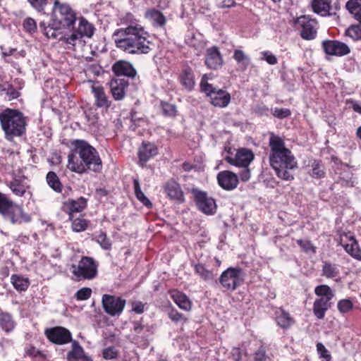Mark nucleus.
I'll list each match as a JSON object with an SVG mask.
<instances>
[{
  "label": "nucleus",
  "instance_id": "nucleus-32",
  "mask_svg": "<svg viewBox=\"0 0 361 361\" xmlns=\"http://www.w3.org/2000/svg\"><path fill=\"white\" fill-rule=\"evenodd\" d=\"M331 0H313L312 7L314 13L322 16H329Z\"/></svg>",
  "mask_w": 361,
  "mask_h": 361
},
{
  "label": "nucleus",
  "instance_id": "nucleus-20",
  "mask_svg": "<svg viewBox=\"0 0 361 361\" xmlns=\"http://www.w3.org/2000/svg\"><path fill=\"white\" fill-rule=\"evenodd\" d=\"M163 188L167 197L178 202L185 201L183 192L179 185L173 178L168 180L163 185Z\"/></svg>",
  "mask_w": 361,
  "mask_h": 361
},
{
  "label": "nucleus",
  "instance_id": "nucleus-48",
  "mask_svg": "<svg viewBox=\"0 0 361 361\" xmlns=\"http://www.w3.org/2000/svg\"><path fill=\"white\" fill-rule=\"evenodd\" d=\"M356 20L358 21V23L350 25L345 30V34L353 40H360L361 39V18Z\"/></svg>",
  "mask_w": 361,
  "mask_h": 361
},
{
  "label": "nucleus",
  "instance_id": "nucleus-44",
  "mask_svg": "<svg viewBox=\"0 0 361 361\" xmlns=\"http://www.w3.org/2000/svg\"><path fill=\"white\" fill-rule=\"evenodd\" d=\"M0 94L1 96H5V98L8 100L16 99L20 95L15 87L8 83L0 85Z\"/></svg>",
  "mask_w": 361,
  "mask_h": 361
},
{
  "label": "nucleus",
  "instance_id": "nucleus-38",
  "mask_svg": "<svg viewBox=\"0 0 361 361\" xmlns=\"http://www.w3.org/2000/svg\"><path fill=\"white\" fill-rule=\"evenodd\" d=\"M340 274L339 267L337 264L324 262L322 266V276L328 279L338 277Z\"/></svg>",
  "mask_w": 361,
  "mask_h": 361
},
{
  "label": "nucleus",
  "instance_id": "nucleus-61",
  "mask_svg": "<svg viewBox=\"0 0 361 361\" xmlns=\"http://www.w3.org/2000/svg\"><path fill=\"white\" fill-rule=\"evenodd\" d=\"M317 350L321 357L325 361H330L331 355L322 343H319L317 344Z\"/></svg>",
  "mask_w": 361,
  "mask_h": 361
},
{
  "label": "nucleus",
  "instance_id": "nucleus-50",
  "mask_svg": "<svg viewBox=\"0 0 361 361\" xmlns=\"http://www.w3.org/2000/svg\"><path fill=\"white\" fill-rule=\"evenodd\" d=\"M195 271L204 281H210L214 278L213 273L211 271L207 269L202 264H197L195 265Z\"/></svg>",
  "mask_w": 361,
  "mask_h": 361
},
{
  "label": "nucleus",
  "instance_id": "nucleus-24",
  "mask_svg": "<svg viewBox=\"0 0 361 361\" xmlns=\"http://www.w3.org/2000/svg\"><path fill=\"white\" fill-rule=\"evenodd\" d=\"M157 154V147L155 145L150 142H142L138 149L139 161L142 166H144L151 158Z\"/></svg>",
  "mask_w": 361,
  "mask_h": 361
},
{
  "label": "nucleus",
  "instance_id": "nucleus-36",
  "mask_svg": "<svg viewBox=\"0 0 361 361\" xmlns=\"http://www.w3.org/2000/svg\"><path fill=\"white\" fill-rule=\"evenodd\" d=\"M276 320L282 328H288L293 324V319L289 313L280 308L276 312Z\"/></svg>",
  "mask_w": 361,
  "mask_h": 361
},
{
  "label": "nucleus",
  "instance_id": "nucleus-47",
  "mask_svg": "<svg viewBox=\"0 0 361 361\" xmlns=\"http://www.w3.org/2000/svg\"><path fill=\"white\" fill-rule=\"evenodd\" d=\"M133 187L137 199L147 207H151L152 204L141 190L140 183L137 179L133 180Z\"/></svg>",
  "mask_w": 361,
  "mask_h": 361
},
{
  "label": "nucleus",
  "instance_id": "nucleus-5",
  "mask_svg": "<svg viewBox=\"0 0 361 361\" xmlns=\"http://www.w3.org/2000/svg\"><path fill=\"white\" fill-rule=\"evenodd\" d=\"M51 20L57 27L69 28L74 25L77 18L75 12L69 4L55 0L52 8Z\"/></svg>",
  "mask_w": 361,
  "mask_h": 361
},
{
  "label": "nucleus",
  "instance_id": "nucleus-43",
  "mask_svg": "<svg viewBox=\"0 0 361 361\" xmlns=\"http://www.w3.org/2000/svg\"><path fill=\"white\" fill-rule=\"evenodd\" d=\"M71 221V228L75 232H82L85 231L88 227L89 221L81 217H77L76 216H73V218H68Z\"/></svg>",
  "mask_w": 361,
  "mask_h": 361
},
{
  "label": "nucleus",
  "instance_id": "nucleus-6",
  "mask_svg": "<svg viewBox=\"0 0 361 361\" xmlns=\"http://www.w3.org/2000/svg\"><path fill=\"white\" fill-rule=\"evenodd\" d=\"M314 293L318 298L313 303V313L317 319H322L324 317L326 312L331 307V300L335 294L333 290L327 285L316 286Z\"/></svg>",
  "mask_w": 361,
  "mask_h": 361
},
{
  "label": "nucleus",
  "instance_id": "nucleus-37",
  "mask_svg": "<svg viewBox=\"0 0 361 361\" xmlns=\"http://www.w3.org/2000/svg\"><path fill=\"white\" fill-rule=\"evenodd\" d=\"M46 181L47 185L56 192L61 193L63 190V185L56 175L54 171H49L46 176Z\"/></svg>",
  "mask_w": 361,
  "mask_h": 361
},
{
  "label": "nucleus",
  "instance_id": "nucleus-29",
  "mask_svg": "<svg viewBox=\"0 0 361 361\" xmlns=\"http://www.w3.org/2000/svg\"><path fill=\"white\" fill-rule=\"evenodd\" d=\"M92 92L95 99V104L97 107L109 108L110 106L111 102L109 101L104 90L102 86L93 85L92 87Z\"/></svg>",
  "mask_w": 361,
  "mask_h": 361
},
{
  "label": "nucleus",
  "instance_id": "nucleus-21",
  "mask_svg": "<svg viewBox=\"0 0 361 361\" xmlns=\"http://www.w3.org/2000/svg\"><path fill=\"white\" fill-rule=\"evenodd\" d=\"M87 199L80 197L77 200H68L63 204V211L68 214V218H73L77 213L82 212L87 207Z\"/></svg>",
  "mask_w": 361,
  "mask_h": 361
},
{
  "label": "nucleus",
  "instance_id": "nucleus-33",
  "mask_svg": "<svg viewBox=\"0 0 361 361\" xmlns=\"http://www.w3.org/2000/svg\"><path fill=\"white\" fill-rule=\"evenodd\" d=\"M11 283L18 292L25 291L30 286L29 279L19 274H13L11 276Z\"/></svg>",
  "mask_w": 361,
  "mask_h": 361
},
{
  "label": "nucleus",
  "instance_id": "nucleus-34",
  "mask_svg": "<svg viewBox=\"0 0 361 361\" xmlns=\"http://www.w3.org/2000/svg\"><path fill=\"white\" fill-rule=\"evenodd\" d=\"M71 350L67 355L69 361H78L85 357L86 355L82 347L76 341H72Z\"/></svg>",
  "mask_w": 361,
  "mask_h": 361
},
{
  "label": "nucleus",
  "instance_id": "nucleus-25",
  "mask_svg": "<svg viewBox=\"0 0 361 361\" xmlns=\"http://www.w3.org/2000/svg\"><path fill=\"white\" fill-rule=\"evenodd\" d=\"M112 71L117 76H126L132 78L137 73L133 65L125 61H119L115 63L112 66Z\"/></svg>",
  "mask_w": 361,
  "mask_h": 361
},
{
  "label": "nucleus",
  "instance_id": "nucleus-13",
  "mask_svg": "<svg viewBox=\"0 0 361 361\" xmlns=\"http://www.w3.org/2000/svg\"><path fill=\"white\" fill-rule=\"evenodd\" d=\"M324 53L330 56H343L350 53V48L344 42L338 40L326 39L322 42Z\"/></svg>",
  "mask_w": 361,
  "mask_h": 361
},
{
  "label": "nucleus",
  "instance_id": "nucleus-45",
  "mask_svg": "<svg viewBox=\"0 0 361 361\" xmlns=\"http://www.w3.org/2000/svg\"><path fill=\"white\" fill-rule=\"evenodd\" d=\"M233 59L242 70H245L249 66L250 59L244 51L240 49H235L233 53Z\"/></svg>",
  "mask_w": 361,
  "mask_h": 361
},
{
  "label": "nucleus",
  "instance_id": "nucleus-15",
  "mask_svg": "<svg viewBox=\"0 0 361 361\" xmlns=\"http://www.w3.org/2000/svg\"><path fill=\"white\" fill-rule=\"evenodd\" d=\"M253 159V152L246 148L238 149L234 157L229 156L225 157V160L228 163L239 167H248Z\"/></svg>",
  "mask_w": 361,
  "mask_h": 361
},
{
  "label": "nucleus",
  "instance_id": "nucleus-64",
  "mask_svg": "<svg viewBox=\"0 0 361 361\" xmlns=\"http://www.w3.org/2000/svg\"><path fill=\"white\" fill-rule=\"evenodd\" d=\"M267 358L266 352L263 347H260L254 355L255 361H264Z\"/></svg>",
  "mask_w": 361,
  "mask_h": 361
},
{
  "label": "nucleus",
  "instance_id": "nucleus-49",
  "mask_svg": "<svg viewBox=\"0 0 361 361\" xmlns=\"http://www.w3.org/2000/svg\"><path fill=\"white\" fill-rule=\"evenodd\" d=\"M9 188L16 195L19 197L23 196L27 190V186L19 179L11 181Z\"/></svg>",
  "mask_w": 361,
  "mask_h": 361
},
{
  "label": "nucleus",
  "instance_id": "nucleus-63",
  "mask_svg": "<svg viewBox=\"0 0 361 361\" xmlns=\"http://www.w3.org/2000/svg\"><path fill=\"white\" fill-rule=\"evenodd\" d=\"M132 310L137 314H142L145 311V304L141 301H133L131 302Z\"/></svg>",
  "mask_w": 361,
  "mask_h": 361
},
{
  "label": "nucleus",
  "instance_id": "nucleus-23",
  "mask_svg": "<svg viewBox=\"0 0 361 361\" xmlns=\"http://www.w3.org/2000/svg\"><path fill=\"white\" fill-rule=\"evenodd\" d=\"M111 92L115 100H122L126 96V89L128 82L125 79H112L109 83Z\"/></svg>",
  "mask_w": 361,
  "mask_h": 361
},
{
  "label": "nucleus",
  "instance_id": "nucleus-22",
  "mask_svg": "<svg viewBox=\"0 0 361 361\" xmlns=\"http://www.w3.org/2000/svg\"><path fill=\"white\" fill-rule=\"evenodd\" d=\"M217 180L219 185L226 190H233L238 184L237 175L229 171H224L219 173Z\"/></svg>",
  "mask_w": 361,
  "mask_h": 361
},
{
  "label": "nucleus",
  "instance_id": "nucleus-17",
  "mask_svg": "<svg viewBox=\"0 0 361 361\" xmlns=\"http://www.w3.org/2000/svg\"><path fill=\"white\" fill-rule=\"evenodd\" d=\"M0 214L12 224L20 223L23 220V212L20 206L11 200Z\"/></svg>",
  "mask_w": 361,
  "mask_h": 361
},
{
  "label": "nucleus",
  "instance_id": "nucleus-60",
  "mask_svg": "<svg viewBox=\"0 0 361 361\" xmlns=\"http://www.w3.org/2000/svg\"><path fill=\"white\" fill-rule=\"evenodd\" d=\"M169 317L175 322L181 321L186 322L187 319L183 314L178 312L176 309H171L168 313Z\"/></svg>",
  "mask_w": 361,
  "mask_h": 361
},
{
  "label": "nucleus",
  "instance_id": "nucleus-9",
  "mask_svg": "<svg viewBox=\"0 0 361 361\" xmlns=\"http://www.w3.org/2000/svg\"><path fill=\"white\" fill-rule=\"evenodd\" d=\"M244 280L240 269L230 267L224 271L219 279L221 286L228 290H234L240 286Z\"/></svg>",
  "mask_w": 361,
  "mask_h": 361
},
{
  "label": "nucleus",
  "instance_id": "nucleus-31",
  "mask_svg": "<svg viewBox=\"0 0 361 361\" xmlns=\"http://www.w3.org/2000/svg\"><path fill=\"white\" fill-rule=\"evenodd\" d=\"M145 16L152 22L154 27H162L165 25L166 22V19L163 13L154 8L147 11Z\"/></svg>",
  "mask_w": 361,
  "mask_h": 361
},
{
  "label": "nucleus",
  "instance_id": "nucleus-52",
  "mask_svg": "<svg viewBox=\"0 0 361 361\" xmlns=\"http://www.w3.org/2000/svg\"><path fill=\"white\" fill-rule=\"evenodd\" d=\"M30 6L37 12L45 13V8L49 4V0H27Z\"/></svg>",
  "mask_w": 361,
  "mask_h": 361
},
{
  "label": "nucleus",
  "instance_id": "nucleus-14",
  "mask_svg": "<svg viewBox=\"0 0 361 361\" xmlns=\"http://www.w3.org/2000/svg\"><path fill=\"white\" fill-rule=\"evenodd\" d=\"M45 335L51 343L57 345H64L72 341L71 333L63 326L47 329Z\"/></svg>",
  "mask_w": 361,
  "mask_h": 361
},
{
  "label": "nucleus",
  "instance_id": "nucleus-39",
  "mask_svg": "<svg viewBox=\"0 0 361 361\" xmlns=\"http://www.w3.org/2000/svg\"><path fill=\"white\" fill-rule=\"evenodd\" d=\"M133 324V333L137 338H147L152 334L149 326L142 325L140 322L135 321Z\"/></svg>",
  "mask_w": 361,
  "mask_h": 361
},
{
  "label": "nucleus",
  "instance_id": "nucleus-12",
  "mask_svg": "<svg viewBox=\"0 0 361 361\" xmlns=\"http://www.w3.org/2000/svg\"><path fill=\"white\" fill-rule=\"evenodd\" d=\"M295 23L302 39L311 40L316 37L317 23L315 20L303 16L299 17Z\"/></svg>",
  "mask_w": 361,
  "mask_h": 361
},
{
  "label": "nucleus",
  "instance_id": "nucleus-16",
  "mask_svg": "<svg viewBox=\"0 0 361 361\" xmlns=\"http://www.w3.org/2000/svg\"><path fill=\"white\" fill-rule=\"evenodd\" d=\"M340 243L349 255L361 260V250L355 237L350 233L341 235Z\"/></svg>",
  "mask_w": 361,
  "mask_h": 361
},
{
  "label": "nucleus",
  "instance_id": "nucleus-35",
  "mask_svg": "<svg viewBox=\"0 0 361 361\" xmlns=\"http://www.w3.org/2000/svg\"><path fill=\"white\" fill-rule=\"evenodd\" d=\"M40 28L43 29L44 35L47 38L52 39H59L61 35H63L59 31L61 29L63 28V27H57L54 25V22L51 20V24H49L47 26H45L44 23H40L39 24Z\"/></svg>",
  "mask_w": 361,
  "mask_h": 361
},
{
  "label": "nucleus",
  "instance_id": "nucleus-54",
  "mask_svg": "<svg viewBox=\"0 0 361 361\" xmlns=\"http://www.w3.org/2000/svg\"><path fill=\"white\" fill-rule=\"evenodd\" d=\"M85 118L90 126H92L94 128L98 126L99 116L96 112V110L89 109L88 111H85Z\"/></svg>",
  "mask_w": 361,
  "mask_h": 361
},
{
  "label": "nucleus",
  "instance_id": "nucleus-19",
  "mask_svg": "<svg viewBox=\"0 0 361 361\" xmlns=\"http://www.w3.org/2000/svg\"><path fill=\"white\" fill-rule=\"evenodd\" d=\"M59 40L64 43L68 49L75 50L77 48H81L85 44V41L72 26V31L61 35Z\"/></svg>",
  "mask_w": 361,
  "mask_h": 361
},
{
  "label": "nucleus",
  "instance_id": "nucleus-27",
  "mask_svg": "<svg viewBox=\"0 0 361 361\" xmlns=\"http://www.w3.org/2000/svg\"><path fill=\"white\" fill-rule=\"evenodd\" d=\"M179 80L182 86L188 91L193 90L195 82L194 73L190 67H185L179 75Z\"/></svg>",
  "mask_w": 361,
  "mask_h": 361
},
{
  "label": "nucleus",
  "instance_id": "nucleus-11",
  "mask_svg": "<svg viewBox=\"0 0 361 361\" xmlns=\"http://www.w3.org/2000/svg\"><path fill=\"white\" fill-rule=\"evenodd\" d=\"M191 192L198 209L206 214H213L216 212V204L215 200L207 195L205 192L197 188H192Z\"/></svg>",
  "mask_w": 361,
  "mask_h": 361
},
{
  "label": "nucleus",
  "instance_id": "nucleus-58",
  "mask_svg": "<svg viewBox=\"0 0 361 361\" xmlns=\"http://www.w3.org/2000/svg\"><path fill=\"white\" fill-rule=\"evenodd\" d=\"M103 357L106 360H112L116 358L118 351L114 347H109L103 350Z\"/></svg>",
  "mask_w": 361,
  "mask_h": 361
},
{
  "label": "nucleus",
  "instance_id": "nucleus-59",
  "mask_svg": "<svg viewBox=\"0 0 361 361\" xmlns=\"http://www.w3.org/2000/svg\"><path fill=\"white\" fill-rule=\"evenodd\" d=\"M297 243L305 252H311L312 253L315 252V247L310 241L306 240H298Z\"/></svg>",
  "mask_w": 361,
  "mask_h": 361
},
{
  "label": "nucleus",
  "instance_id": "nucleus-55",
  "mask_svg": "<svg viewBox=\"0 0 361 361\" xmlns=\"http://www.w3.org/2000/svg\"><path fill=\"white\" fill-rule=\"evenodd\" d=\"M163 113L165 116L174 117L176 115V106L174 104L167 102L162 103L161 104Z\"/></svg>",
  "mask_w": 361,
  "mask_h": 361
},
{
  "label": "nucleus",
  "instance_id": "nucleus-7",
  "mask_svg": "<svg viewBox=\"0 0 361 361\" xmlns=\"http://www.w3.org/2000/svg\"><path fill=\"white\" fill-rule=\"evenodd\" d=\"M200 89L207 97L209 98L210 103L219 108L226 107L231 102V94L226 90L217 89L208 82L206 75H204L200 81Z\"/></svg>",
  "mask_w": 361,
  "mask_h": 361
},
{
  "label": "nucleus",
  "instance_id": "nucleus-3",
  "mask_svg": "<svg viewBox=\"0 0 361 361\" xmlns=\"http://www.w3.org/2000/svg\"><path fill=\"white\" fill-rule=\"evenodd\" d=\"M68 155L67 168L73 172L83 173L87 171L99 172L102 162L94 147L83 140H76Z\"/></svg>",
  "mask_w": 361,
  "mask_h": 361
},
{
  "label": "nucleus",
  "instance_id": "nucleus-41",
  "mask_svg": "<svg viewBox=\"0 0 361 361\" xmlns=\"http://www.w3.org/2000/svg\"><path fill=\"white\" fill-rule=\"evenodd\" d=\"M353 174L351 170L347 166H345L340 174L338 182L343 186L353 187L355 184V180L353 179Z\"/></svg>",
  "mask_w": 361,
  "mask_h": 361
},
{
  "label": "nucleus",
  "instance_id": "nucleus-2",
  "mask_svg": "<svg viewBox=\"0 0 361 361\" xmlns=\"http://www.w3.org/2000/svg\"><path fill=\"white\" fill-rule=\"evenodd\" d=\"M270 152L269 164L276 176L284 180L290 181L294 176L290 171L298 167V162L291 151L285 146L284 140L273 133L269 139Z\"/></svg>",
  "mask_w": 361,
  "mask_h": 361
},
{
  "label": "nucleus",
  "instance_id": "nucleus-4",
  "mask_svg": "<svg viewBox=\"0 0 361 361\" xmlns=\"http://www.w3.org/2000/svg\"><path fill=\"white\" fill-rule=\"evenodd\" d=\"M0 123L5 138L11 141L25 133L27 118L21 111L7 108L0 112Z\"/></svg>",
  "mask_w": 361,
  "mask_h": 361
},
{
  "label": "nucleus",
  "instance_id": "nucleus-1",
  "mask_svg": "<svg viewBox=\"0 0 361 361\" xmlns=\"http://www.w3.org/2000/svg\"><path fill=\"white\" fill-rule=\"evenodd\" d=\"M149 37L144 27L136 23L116 30L113 35L116 47L131 54H148L152 49Z\"/></svg>",
  "mask_w": 361,
  "mask_h": 361
},
{
  "label": "nucleus",
  "instance_id": "nucleus-51",
  "mask_svg": "<svg viewBox=\"0 0 361 361\" xmlns=\"http://www.w3.org/2000/svg\"><path fill=\"white\" fill-rule=\"evenodd\" d=\"M23 27L25 32L33 35L37 29V23L32 18L27 17L23 22Z\"/></svg>",
  "mask_w": 361,
  "mask_h": 361
},
{
  "label": "nucleus",
  "instance_id": "nucleus-10",
  "mask_svg": "<svg viewBox=\"0 0 361 361\" xmlns=\"http://www.w3.org/2000/svg\"><path fill=\"white\" fill-rule=\"evenodd\" d=\"M126 300L121 297L104 294L102 305L104 312L111 317L119 316L123 311Z\"/></svg>",
  "mask_w": 361,
  "mask_h": 361
},
{
  "label": "nucleus",
  "instance_id": "nucleus-28",
  "mask_svg": "<svg viewBox=\"0 0 361 361\" xmlns=\"http://www.w3.org/2000/svg\"><path fill=\"white\" fill-rule=\"evenodd\" d=\"M308 174L313 178H322L326 175L325 167L320 160L312 159L307 165Z\"/></svg>",
  "mask_w": 361,
  "mask_h": 361
},
{
  "label": "nucleus",
  "instance_id": "nucleus-40",
  "mask_svg": "<svg viewBox=\"0 0 361 361\" xmlns=\"http://www.w3.org/2000/svg\"><path fill=\"white\" fill-rule=\"evenodd\" d=\"M0 326L6 332H10L15 327V322L8 312H0Z\"/></svg>",
  "mask_w": 361,
  "mask_h": 361
},
{
  "label": "nucleus",
  "instance_id": "nucleus-57",
  "mask_svg": "<svg viewBox=\"0 0 361 361\" xmlns=\"http://www.w3.org/2000/svg\"><path fill=\"white\" fill-rule=\"evenodd\" d=\"M272 114L274 116L282 119L288 117L290 114V110L284 108H274L272 110Z\"/></svg>",
  "mask_w": 361,
  "mask_h": 361
},
{
  "label": "nucleus",
  "instance_id": "nucleus-46",
  "mask_svg": "<svg viewBox=\"0 0 361 361\" xmlns=\"http://www.w3.org/2000/svg\"><path fill=\"white\" fill-rule=\"evenodd\" d=\"M345 8L355 19L361 18V0H349Z\"/></svg>",
  "mask_w": 361,
  "mask_h": 361
},
{
  "label": "nucleus",
  "instance_id": "nucleus-30",
  "mask_svg": "<svg viewBox=\"0 0 361 361\" xmlns=\"http://www.w3.org/2000/svg\"><path fill=\"white\" fill-rule=\"evenodd\" d=\"M171 296L174 302L182 310L190 311L191 310L192 303L190 299L184 293L173 290L171 293Z\"/></svg>",
  "mask_w": 361,
  "mask_h": 361
},
{
  "label": "nucleus",
  "instance_id": "nucleus-42",
  "mask_svg": "<svg viewBox=\"0 0 361 361\" xmlns=\"http://www.w3.org/2000/svg\"><path fill=\"white\" fill-rule=\"evenodd\" d=\"M94 239L101 246L103 250H109L111 249V241L107 237L106 233L102 231L96 232L94 235Z\"/></svg>",
  "mask_w": 361,
  "mask_h": 361
},
{
  "label": "nucleus",
  "instance_id": "nucleus-8",
  "mask_svg": "<svg viewBox=\"0 0 361 361\" xmlns=\"http://www.w3.org/2000/svg\"><path fill=\"white\" fill-rule=\"evenodd\" d=\"M71 269L78 280H92L97 276L98 263L92 257H82L78 265H72Z\"/></svg>",
  "mask_w": 361,
  "mask_h": 361
},
{
  "label": "nucleus",
  "instance_id": "nucleus-62",
  "mask_svg": "<svg viewBox=\"0 0 361 361\" xmlns=\"http://www.w3.org/2000/svg\"><path fill=\"white\" fill-rule=\"evenodd\" d=\"M262 59L265 60L270 65H275L277 63L278 60L275 55L269 51H262Z\"/></svg>",
  "mask_w": 361,
  "mask_h": 361
},
{
  "label": "nucleus",
  "instance_id": "nucleus-26",
  "mask_svg": "<svg viewBox=\"0 0 361 361\" xmlns=\"http://www.w3.org/2000/svg\"><path fill=\"white\" fill-rule=\"evenodd\" d=\"M78 25L73 27L75 30L84 38L90 39L94 35L95 27L84 17H80L78 19Z\"/></svg>",
  "mask_w": 361,
  "mask_h": 361
},
{
  "label": "nucleus",
  "instance_id": "nucleus-18",
  "mask_svg": "<svg viewBox=\"0 0 361 361\" xmlns=\"http://www.w3.org/2000/svg\"><path fill=\"white\" fill-rule=\"evenodd\" d=\"M204 63L207 67L212 70H218L221 68L224 60L218 47L214 46L206 50Z\"/></svg>",
  "mask_w": 361,
  "mask_h": 361
},
{
  "label": "nucleus",
  "instance_id": "nucleus-53",
  "mask_svg": "<svg viewBox=\"0 0 361 361\" xmlns=\"http://www.w3.org/2000/svg\"><path fill=\"white\" fill-rule=\"evenodd\" d=\"M337 307L341 313H346L352 310L353 303L349 299H343L338 302Z\"/></svg>",
  "mask_w": 361,
  "mask_h": 361
},
{
  "label": "nucleus",
  "instance_id": "nucleus-56",
  "mask_svg": "<svg viewBox=\"0 0 361 361\" xmlns=\"http://www.w3.org/2000/svg\"><path fill=\"white\" fill-rule=\"evenodd\" d=\"M92 289L90 288H82L75 293V298L78 300H86L91 297Z\"/></svg>",
  "mask_w": 361,
  "mask_h": 361
}]
</instances>
